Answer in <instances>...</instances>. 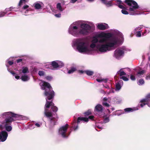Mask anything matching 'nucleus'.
Here are the masks:
<instances>
[{"label": "nucleus", "instance_id": "nucleus-45", "mask_svg": "<svg viewBox=\"0 0 150 150\" xmlns=\"http://www.w3.org/2000/svg\"><path fill=\"white\" fill-rule=\"evenodd\" d=\"M57 18H59L61 16V14L60 13H58L57 14H55L54 15Z\"/></svg>", "mask_w": 150, "mask_h": 150}, {"label": "nucleus", "instance_id": "nucleus-2", "mask_svg": "<svg viewBox=\"0 0 150 150\" xmlns=\"http://www.w3.org/2000/svg\"><path fill=\"white\" fill-rule=\"evenodd\" d=\"M23 116L16 114L11 112H6L0 114V141L3 142L7 139L8 132L12 129L11 124L15 120H23Z\"/></svg>", "mask_w": 150, "mask_h": 150}, {"label": "nucleus", "instance_id": "nucleus-37", "mask_svg": "<svg viewBox=\"0 0 150 150\" xmlns=\"http://www.w3.org/2000/svg\"><path fill=\"white\" fill-rule=\"evenodd\" d=\"M120 78L121 79H122L124 81H128L129 80V79L125 77V76H122L120 77Z\"/></svg>", "mask_w": 150, "mask_h": 150}, {"label": "nucleus", "instance_id": "nucleus-23", "mask_svg": "<svg viewBox=\"0 0 150 150\" xmlns=\"http://www.w3.org/2000/svg\"><path fill=\"white\" fill-rule=\"evenodd\" d=\"M51 64L54 69H57L58 68L57 61H54L52 62Z\"/></svg>", "mask_w": 150, "mask_h": 150}, {"label": "nucleus", "instance_id": "nucleus-3", "mask_svg": "<svg viewBox=\"0 0 150 150\" xmlns=\"http://www.w3.org/2000/svg\"><path fill=\"white\" fill-rule=\"evenodd\" d=\"M40 85L41 89L45 90L44 94L47 97L46 98V102L45 106V115L49 119L51 125H54L58 120V117L56 115L55 116L54 115V116L51 112H49L48 108L51 106V110L55 112L57 111L58 108L54 105V104L52 101H47V100H50L54 97V92L48 83L42 81L40 83Z\"/></svg>", "mask_w": 150, "mask_h": 150}, {"label": "nucleus", "instance_id": "nucleus-41", "mask_svg": "<svg viewBox=\"0 0 150 150\" xmlns=\"http://www.w3.org/2000/svg\"><path fill=\"white\" fill-rule=\"evenodd\" d=\"M103 104L107 107H108L110 106V105L106 102H103Z\"/></svg>", "mask_w": 150, "mask_h": 150}, {"label": "nucleus", "instance_id": "nucleus-46", "mask_svg": "<svg viewBox=\"0 0 150 150\" xmlns=\"http://www.w3.org/2000/svg\"><path fill=\"white\" fill-rule=\"evenodd\" d=\"M96 126L99 129H102L103 128V127L102 126L99 125L98 124H96Z\"/></svg>", "mask_w": 150, "mask_h": 150}, {"label": "nucleus", "instance_id": "nucleus-44", "mask_svg": "<svg viewBox=\"0 0 150 150\" xmlns=\"http://www.w3.org/2000/svg\"><path fill=\"white\" fill-rule=\"evenodd\" d=\"M118 6L120 8L122 9L125 8V7L123 5L121 4L118 5Z\"/></svg>", "mask_w": 150, "mask_h": 150}, {"label": "nucleus", "instance_id": "nucleus-5", "mask_svg": "<svg viewBox=\"0 0 150 150\" xmlns=\"http://www.w3.org/2000/svg\"><path fill=\"white\" fill-rule=\"evenodd\" d=\"M125 2L128 6L129 14L131 15L140 14L139 10V6L137 3L132 0H125Z\"/></svg>", "mask_w": 150, "mask_h": 150}, {"label": "nucleus", "instance_id": "nucleus-34", "mask_svg": "<svg viewBox=\"0 0 150 150\" xmlns=\"http://www.w3.org/2000/svg\"><path fill=\"white\" fill-rule=\"evenodd\" d=\"M140 104L139 105L140 107L141 108H143L144 106L146 104H147L148 105L149 103H146V102H141L140 101Z\"/></svg>", "mask_w": 150, "mask_h": 150}, {"label": "nucleus", "instance_id": "nucleus-11", "mask_svg": "<svg viewBox=\"0 0 150 150\" xmlns=\"http://www.w3.org/2000/svg\"><path fill=\"white\" fill-rule=\"evenodd\" d=\"M97 27L100 30H103L109 28L108 25L105 23H100L98 25Z\"/></svg>", "mask_w": 150, "mask_h": 150}, {"label": "nucleus", "instance_id": "nucleus-63", "mask_svg": "<svg viewBox=\"0 0 150 150\" xmlns=\"http://www.w3.org/2000/svg\"><path fill=\"white\" fill-rule=\"evenodd\" d=\"M13 11H17V10H16V9H14V10H13Z\"/></svg>", "mask_w": 150, "mask_h": 150}, {"label": "nucleus", "instance_id": "nucleus-33", "mask_svg": "<svg viewBox=\"0 0 150 150\" xmlns=\"http://www.w3.org/2000/svg\"><path fill=\"white\" fill-rule=\"evenodd\" d=\"M110 121V119L108 117H105L104 118L103 123H106Z\"/></svg>", "mask_w": 150, "mask_h": 150}, {"label": "nucleus", "instance_id": "nucleus-16", "mask_svg": "<svg viewBox=\"0 0 150 150\" xmlns=\"http://www.w3.org/2000/svg\"><path fill=\"white\" fill-rule=\"evenodd\" d=\"M141 102H146V103L150 102V93L147 94L144 98L140 100Z\"/></svg>", "mask_w": 150, "mask_h": 150}, {"label": "nucleus", "instance_id": "nucleus-54", "mask_svg": "<svg viewBox=\"0 0 150 150\" xmlns=\"http://www.w3.org/2000/svg\"><path fill=\"white\" fill-rule=\"evenodd\" d=\"M35 125L37 127H40V125L38 123H36L35 124Z\"/></svg>", "mask_w": 150, "mask_h": 150}, {"label": "nucleus", "instance_id": "nucleus-25", "mask_svg": "<svg viewBox=\"0 0 150 150\" xmlns=\"http://www.w3.org/2000/svg\"><path fill=\"white\" fill-rule=\"evenodd\" d=\"M57 8L60 12H62L64 10V9L62 8L61 4L60 3H58L57 4Z\"/></svg>", "mask_w": 150, "mask_h": 150}, {"label": "nucleus", "instance_id": "nucleus-43", "mask_svg": "<svg viewBox=\"0 0 150 150\" xmlns=\"http://www.w3.org/2000/svg\"><path fill=\"white\" fill-rule=\"evenodd\" d=\"M84 114L86 115H88L91 114V112L90 110H88L85 112Z\"/></svg>", "mask_w": 150, "mask_h": 150}, {"label": "nucleus", "instance_id": "nucleus-52", "mask_svg": "<svg viewBox=\"0 0 150 150\" xmlns=\"http://www.w3.org/2000/svg\"><path fill=\"white\" fill-rule=\"evenodd\" d=\"M114 92V89L113 88H112L111 90L110 91L109 93H108V94H109V93H113Z\"/></svg>", "mask_w": 150, "mask_h": 150}, {"label": "nucleus", "instance_id": "nucleus-9", "mask_svg": "<svg viewBox=\"0 0 150 150\" xmlns=\"http://www.w3.org/2000/svg\"><path fill=\"white\" fill-rule=\"evenodd\" d=\"M103 108L102 105L98 104L95 107L94 111L96 114L101 116L103 114Z\"/></svg>", "mask_w": 150, "mask_h": 150}, {"label": "nucleus", "instance_id": "nucleus-29", "mask_svg": "<svg viewBox=\"0 0 150 150\" xmlns=\"http://www.w3.org/2000/svg\"><path fill=\"white\" fill-rule=\"evenodd\" d=\"M76 70V69L75 67H72L71 68L70 70L68 71V73L69 74H71L73 73Z\"/></svg>", "mask_w": 150, "mask_h": 150}, {"label": "nucleus", "instance_id": "nucleus-32", "mask_svg": "<svg viewBox=\"0 0 150 150\" xmlns=\"http://www.w3.org/2000/svg\"><path fill=\"white\" fill-rule=\"evenodd\" d=\"M144 81L143 79H140L137 82L138 84L139 85H142L144 83Z\"/></svg>", "mask_w": 150, "mask_h": 150}, {"label": "nucleus", "instance_id": "nucleus-20", "mask_svg": "<svg viewBox=\"0 0 150 150\" xmlns=\"http://www.w3.org/2000/svg\"><path fill=\"white\" fill-rule=\"evenodd\" d=\"M22 9L23 10H25V13H26L28 12L30 10V8H29V6L27 5H24L22 8Z\"/></svg>", "mask_w": 150, "mask_h": 150}, {"label": "nucleus", "instance_id": "nucleus-21", "mask_svg": "<svg viewBox=\"0 0 150 150\" xmlns=\"http://www.w3.org/2000/svg\"><path fill=\"white\" fill-rule=\"evenodd\" d=\"M21 79L23 81H26L29 80L30 78L28 75H24L22 76Z\"/></svg>", "mask_w": 150, "mask_h": 150}, {"label": "nucleus", "instance_id": "nucleus-40", "mask_svg": "<svg viewBox=\"0 0 150 150\" xmlns=\"http://www.w3.org/2000/svg\"><path fill=\"white\" fill-rule=\"evenodd\" d=\"M122 13L124 14L125 15H127L129 14L128 12L126 10L124 9H123L121 11Z\"/></svg>", "mask_w": 150, "mask_h": 150}, {"label": "nucleus", "instance_id": "nucleus-50", "mask_svg": "<svg viewBox=\"0 0 150 150\" xmlns=\"http://www.w3.org/2000/svg\"><path fill=\"white\" fill-rule=\"evenodd\" d=\"M22 61V59H17L16 60V62L17 63H19V62H21Z\"/></svg>", "mask_w": 150, "mask_h": 150}, {"label": "nucleus", "instance_id": "nucleus-15", "mask_svg": "<svg viewBox=\"0 0 150 150\" xmlns=\"http://www.w3.org/2000/svg\"><path fill=\"white\" fill-rule=\"evenodd\" d=\"M139 109L138 108H136L135 109H133L131 108H127L124 109L125 112H123L122 114H124L125 113H129L132 112L134 110H137Z\"/></svg>", "mask_w": 150, "mask_h": 150}, {"label": "nucleus", "instance_id": "nucleus-36", "mask_svg": "<svg viewBox=\"0 0 150 150\" xmlns=\"http://www.w3.org/2000/svg\"><path fill=\"white\" fill-rule=\"evenodd\" d=\"M26 2L25 0H20L18 4L19 6H21L23 4H25Z\"/></svg>", "mask_w": 150, "mask_h": 150}, {"label": "nucleus", "instance_id": "nucleus-38", "mask_svg": "<svg viewBox=\"0 0 150 150\" xmlns=\"http://www.w3.org/2000/svg\"><path fill=\"white\" fill-rule=\"evenodd\" d=\"M130 78L131 80L132 81H135L136 80L135 75L132 74H131Z\"/></svg>", "mask_w": 150, "mask_h": 150}, {"label": "nucleus", "instance_id": "nucleus-26", "mask_svg": "<svg viewBox=\"0 0 150 150\" xmlns=\"http://www.w3.org/2000/svg\"><path fill=\"white\" fill-rule=\"evenodd\" d=\"M13 63V62L12 61H9L8 59L6 61V67H7V69H9L8 68L9 67L8 64L10 65H11Z\"/></svg>", "mask_w": 150, "mask_h": 150}, {"label": "nucleus", "instance_id": "nucleus-19", "mask_svg": "<svg viewBox=\"0 0 150 150\" xmlns=\"http://www.w3.org/2000/svg\"><path fill=\"white\" fill-rule=\"evenodd\" d=\"M143 32H142V35H145L146 34L149 33L150 31V28H146V29L144 27L143 29Z\"/></svg>", "mask_w": 150, "mask_h": 150}, {"label": "nucleus", "instance_id": "nucleus-24", "mask_svg": "<svg viewBox=\"0 0 150 150\" xmlns=\"http://www.w3.org/2000/svg\"><path fill=\"white\" fill-rule=\"evenodd\" d=\"M117 74H119L120 77L122 76H125L126 74V73L122 71V69L118 71L117 72Z\"/></svg>", "mask_w": 150, "mask_h": 150}, {"label": "nucleus", "instance_id": "nucleus-10", "mask_svg": "<svg viewBox=\"0 0 150 150\" xmlns=\"http://www.w3.org/2000/svg\"><path fill=\"white\" fill-rule=\"evenodd\" d=\"M44 6L43 3L40 1L36 2L33 4L34 7L36 10L42 9L43 7Z\"/></svg>", "mask_w": 150, "mask_h": 150}, {"label": "nucleus", "instance_id": "nucleus-49", "mask_svg": "<svg viewBox=\"0 0 150 150\" xmlns=\"http://www.w3.org/2000/svg\"><path fill=\"white\" fill-rule=\"evenodd\" d=\"M117 4L119 5L120 4H122L123 3L122 2L120 1V0H117Z\"/></svg>", "mask_w": 150, "mask_h": 150}, {"label": "nucleus", "instance_id": "nucleus-64", "mask_svg": "<svg viewBox=\"0 0 150 150\" xmlns=\"http://www.w3.org/2000/svg\"><path fill=\"white\" fill-rule=\"evenodd\" d=\"M149 61H150V56L149 58Z\"/></svg>", "mask_w": 150, "mask_h": 150}, {"label": "nucleus", "instance_id": "nucleus-61", "mask_svg": "<svg viewBox=\"0 0 150 150\" xmlns=\"http://www.w3.org/2000/svg\"><path fill=\"white\" fill-rule=\"evenodd\" d=\"M111 110H112V111H113L115 110V108H111Z\"/></svg>", "mask_w": 150, "mask_h": 150}, {"label": "nucleus", "instance_id": "nucleus-22", "mask_svg": "<svg viewBox=\"0 0 150 150\" xmlns=\"http://www.w3.org/2000/svg\"><path fill=\"white\" fill-rule=\"evenodd\" d=\"M143 28L144 27L142 25H140L138 26L134 29V33H135L136 32L142 30V31H143Z\"/></svg>", "mask_w": 150, "mask_h": 150}, {"label": "nucleus", "instance_id": "nucleus-4", "mask_svg": "<svg viewBox=\"0 0 150 150\" xmlns=\"http://www.w3.org/2000/svg\"><path fill=\"white\" fill-rule=\"evenodd\" d=\"M93 25L91 22L78 21L70 25L68 32L75 37L87 35L91 32V28Z\"/></svg>", "mask_w": 150, "mask_h": 150}, {"label": "nucleus", "instance_id": "nucleus-59", "mask_svg": "<svg viewBox=\"0 0 150 150\" xmlns=\"http://www.w3.org/2000/svg\"><path fill=\"white\" fill-rule=\"evenodd\" d=\"M51 9L53 12H54L55 13H56V12L54 11V8L52 7H50Z\"/></svg>", "mask_w": 150, "mask_h": 150}, {"label": "nucleus", "instance_id": "nucleus-51", "mask_svg": "<svg viewBox=\"0 0 150 150\" xmlns=\"http://www.w3.org/2000/svg\"><path fill=\"white\" fill-rule=\"evenodd\" d=\"M112 114H113V115H117L118 116H119V115H120L122 114H117L116 113V112H113Z\"/></svg>", "mask_w": 150, "mask_h": 150}, {"label": "nucleus", "instance_id": "nucleus-39", "mask_svg": "<svg viewBox=\"0 0 150 150\" xmlns=\"http://www.w3.org/2000/svg\"><path fill=\"white\" fill-rule=\"evenodd\" d=\"M44 72L43 71H39L38 72V74L40 76H44Z\"/></svg>", "mask_w": 150, "mask_h": 150}, {"label": "nucleus", "instance_id": "nucleus-7", "mask_svg": "<svg viewBox=\"0 0 150 150\" xmlns=\"http://www.w3.org/2000/svg\"><path fill=\"white\" fill-rule=\"evenodd\" d=\"M69 125L66 124L59 128L58 130V134L64 138H67L70 134L71 132L67 133Z\"/></svg>", "mask_w": 150, "mask_h": 150}, {"label": "nucleus", "instance_id": "nucleus-57", "mask_svg": "<svg viewBox=\"0 0 150 150\" xmlns=\"http://www.w3.org/2000/svg\"><path fill=\"white\" fill-rule=\"evenodd\" d=\"M79 73H81V74H83V73L84 72H85V71H83V70H79Z\"/></svg>", "mask_w": 150, "mask_h": 150}, {"label": "nucleus", "instance_id": "nucleus-53", "mask_svg": "<svg viewBox=\"0 0 150 150\" xmlns=\"http://www.w3.org/2000/svg\"><path fill=\"white\" fill-rule=\"evenodd\" d=\"M77 0H71L70 2L72 3H74Z\"/></svg>", "mask_w": 150, "mask_h": 150}, {"label": "nucleus", "instance_id": "nucleus-8", "mask_svg": "<svg viewBox=\"0 0 150 150\" xmlns=\"http://www.w3.org/2000/svg\"><path fill=\"white\" fill-rule=\"evenodd\" d=\"M125 51H130V50L127 49L125 46L118 48L114 51L113 56L117 59H120L123 56Z\"/></svg>", "mask_w": 150, "mask_h": 150}, {"label": "nucleus", "instance_id": "nucleus-28", "mask_svg": "<svg viewBox=\"0 0 150 150\" xmlns=\"http://www.w3.org/2000/svg\"><path fill=\"white\" fill-rule=\"evenodd\" d=\"M96 81L99 82L102 81L105 83H106L107 82L108 79H104L101 78L100 79H96Z\"/></svg>", "mask_w": 150, "mask_h": 150}, {"label": "nucleus", "instance_id": "nucleus-62", "mask_svg": "<svg viewBox=\"0 0 150 150\" xmlns=\"http://www.w3.org/2000/svg\"><path fill=\"white\" fill-rule=\"evenodd\" d=\"M107 110H108L109 113H110V110H109V109H107Z\"/></svg>", "mask_w": 150, "mask_h": 150}, {"label": "nucleus", "instance_id": "nucleus-31", "mask_svg": "<svg viewBox=\"0 0 150 150\" xmlns=\"http://www.w3.org/2000/svg\"><path fill=\"white\" fill-rule=\"evenodd\" d=\"M85 72L88 76H91L93 74V71L90 70L85 71Z\"/></svg>", "mask_w": 150, "mask_h": 150}, {"label": "nucleus", "instance_id": "nucleus-48", "mask_svg": "<svg viewBox=\"0 0 150 150\" xmlns=\"http://www.w3.org/2000/svg\"><path fill=\"white\" fill-rule=\"evenodd\" d=\"M46 79L48 80H50L52 79V78L50 76H47L46 77Z\"/></svg>", "mask_w": 150, "mask_h": 150}, {"label": "nucleus", "instance_id": "nucleus-42", "mask_svg": "<svg viewBox=\"0 0 150 150\" xmlns=\"http://www.w3.org/2000/svg\"><path fill=\"white\" fill-rule=\"evenodd\" d=\"M145 79L146 80H150V74H147L146 75Z\"/></svg>", "mask_w": 150, "mask_h": 150}, {"label": "nucleus", "instance_id": "nucleus-47", "mask_svg": "<svg viewBox=\"0 0 150 150\" xmlns=\"http://www.w3.org/2000/svg\"><path fill=\"white\" fill-rule=\"evenodd\" d=\"M14 8H13V7H11L9 8H7L6 10L7 11H10L12 10V9H13Z\"/></svg>", "mask_w": 150, "mask_h": 150}, {"label": "nucleus", "instance_id": "nucleus-13", "mask_svg": "<svg viewBox=\"0 0 150 150\" xmlns=\"http://www.w3.org/2000/svg\"><path fill=\"white\" fill-rule=\"evenodd\" d=\"M111 100L115 103L117 104L121 103L122 101L121 98L117 97L112 98Z\"/></svg>", "mask_w": 150, "mask_h": 150}, {"label": "nucleus", "instance_id": "nucleus-35", "mask_svg": "<svg viewBox=\"0 0 150 150\" xmlns=\"http://www.w3.org/2000/svg\"><path fill=\"white\" fill-rule=\"evenodd\" d=\"M142 31H139L136 32L137 34L136 35V36L137 37H140L141 36V33H142Z\"/></svg>", "mask_w": 150, "mask_h": 150}, {"label": "nucleus", "instance_id": "nucleus-60", "mask_svg": "<svg viewBox=\"0 0 150 150\" xmlns=\"http://www.w3.org/2000/svg\"><path fill=\"white\" fill-rule=\"evenodd\" d=\"M94 0H87L88 1L92 2Z\"/></svg>", "mask_w": 150, "mask_h": 150}, {"label": "nucleus", "instance_id": "nucleus-56", "mask_svg": "<svg viewBox=\"0 0 150 150\" xmlns=\"http://www.w3.org/2000/svg\"><path fill=\"white\" fill-rule=\"evenodd\" d=\"M108 100V98H107L106 97H105V98H103V100L105 101H107Z\"/></svg>", "mask_w": 150, "mask_h": 150}, {"label": "nucleus", "instance_id": "nucleus-18", "mask_svg": "<svg viewBox=\"0 0 150 150\" xmlns=\"http://www.w3.org/2000/svg\"><path fill=\"white\" fill-rule=\"evenodd\" d=\"M145 73V71L144 70L139 71L136 74L137 77V78H140Z\"/></svg>", "mask_w": 150, "mask_h": 150}, {"label": "nucleus", "instance_id": "nucleus-30", "mask_svg": "<svg viewBox=\"0 0 150 150\" xmlns=\"http://www.w3.org/2000/svg\"><path fill=\"white\" fill-rule=\"evenodd\" d=\"M57 62L58 67L61 68L64 66V64L62 62L59 61H57Z\"/></svg>", "mask_w": 150, "mask_h": 150}, {"label": "nucleus", "instance_id": "nucleus-27", "mask_svg": "<svg viewBox=\"0 0 150 150\" xmlns=\"http://www.w3.org/2000/svg\"><path fill=\"white\" fill-rule=\"evenodd\" d=\"M8 71L13 76H14L16 79H18L20 78V76L17 75H15V73H14L12 71H10V69H8Z\"/></svg>", "mask_w": 150, "mask_h": 150}, {"label": "nucleus", "instance_id": "nucleus-1", "mask_svg": "<svg viewBox=\"0 0 150 150\" xmlns=\"http://www.w3.org/2000/svg\"><path fill=\"white\" fill-rule=\"evenodd\" d=\"M114 33L116 36L113 37L110 33L103 32L99 34L98 37L100 38H94L90 45L82 39H75L72 41V46L81 53L89 54L92 51L91 48L95 47L98 52L104 53L114 50L123 42L122 33L117 30H114Z\"/></svg>", "mask_w": 150, "mask_h": 150}, {"label": "nucleus", "instance_id": "nucleus-55", "mask_svg": "<svg viewBox=\"0 0 150 150\" xmlns=\"http://www.w3.org/2000/svg\"><path fill=\"white\" fill-rule=\"evenodd\" d=\"M103 86L104 87H105V88H106L108 89V88H109V86H108V85H105V86L104 85H103Z\"/></svg>", "mask_w": 150, "mask_h": 150}, {"label": "nucleus", "instance_id": "nucleus-58", "mask_svg": "<svg viewBox=\"0 0 150 150\" xmlns=\"http://www.w3.org/2000/svg\"><path fill=\"white\" fill-rule=\"evenodd\" d=\"M100 92L103 93H105V92L103 90H100Z\"/></svg>", "mask_w": 150, "mask_h": 150}, {"label": "nucleus", "instance_id": "nucleus-12", "mask_svg": "<svg viewBox=\"0 0 150 150\" xmlns=\"http://www.w3.org/2000/svg\"><path fill=\"white\" fill-rule=\"evenodd\" d=\"M103 3L105 4L108 7H109L112 6V0L108 1L107 0H100Z\"/></svg>", "mask_w": 150, "mask_h": 150}, {"label": "nucleus", "instance_id": "nucleus-17", "mask_svg": "<svg viewBox=\"0 0 150 150\" xmlns=\"http://www.w3.org/2000/svg\"><path fill=\"white\" fill-rule=\"evenodd\" d=\"M20 74H21V73L23 74L28 73H29V70L28 68L27 67H23L22 68V69L19 70Z\"/></svg>", "mask_w": 150, "mask_h": 150}, {"label": "nucleus", "instance_id": "nucleus-6", "mask_svg": "<svg viewBox=\"0 0 150 150\" xmlns=\"http://www.w3.org/2000/svg\"><path fill=\"white\" fill-rule=\"evenodd\" d=\"M94 118V116L93 115L90 116L88 118L84 117H79L77 119V122L76 120H74L73 122L72 123V128L74 131L76 130L78 128V125L80 122L81 121L83 122H87L88 121V119L91 120H93Z\"/></svg>", "mask_w": 150, "mask_h": 150}, {"label": "nucleus", "instance_id": "nucleus-14", "mask_svg": "<svg viewBox=\"0 0 150 150\" xmlns=\"http://www.w3.org/2000/svg\"><path fill=\"white\" fill-rule=\"evenodd\" d=\"M122 84V80L119 81L116 84V90L117 91H119L121 88Z\"/></svg>", "mask_w": 150, "mask_h": 150}]
</instances>
